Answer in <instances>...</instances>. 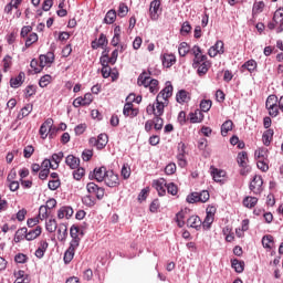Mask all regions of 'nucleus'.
Returning <instances> with one entry per match:
<instances>
[{"label":"nucleus","mask_w":283,"mask_h":283,"mask_svg":"<svg viewBox=\"0 0 283 283\" xmlns=\"http://www.w3.org/2000/svg\"><path fill=\"white\" fill-rule=\"evenodd\" d=\"M137 85H143L144 87H148L150 94H158V80L151 78L147 72H143L139 74L137 80Z\"/></svg>","instance_id":"obj_1"},{"label":"nucleus","mask_w":283,"mask_h":283,"mask_svg":"<svg viewBox=\"0 0 283 283\" xmlns=\"http://www.w3.org/2000/svg\"><path fill=\"white\" fill-rule=\"evenodd\" d=\"M165 107H167V104H165L163 101H156L155 104H149L146 107V113L151 116H163L165 114Z\"/></svg>","instance_id":"obj_2"},{"label":"nucleus","mask_w":283,"mask_h":283,"mask_svg":"<svg viewBox=\"0 0 283 283\" xmlns=\"http://www.w3.org/2000/svg\"><path fill=\"white\" fill-rule=\"evenodd\" d=\"M174 95V86L171 85V82H167L164 90L159 92V94L156 97V101H164L166 105H169V98Z\"/></svg>","instance_id":"obj_3"},{"label":"nucleus","mask_w":283,"mask_h":283,"mask_svg":"<svg viewBox=\"0 0 283 283\" xmlns=\"http://www.w3.org/2000/svg\"><path fill=\"white\" fill-rule=\"evenodd\" d=\"M86 190L87 193H90L91 196H95L97 200H103V198L105 197V188L98 187V185H96L95 182H88L86 185Z\"/></svg>","instance_id":"obj_4"},{"label":"nucleus","mask_w":283,"mask_h":283,"mask_svg":"<svg viewBox=\"0 0 283 283\" xmlns=\"http://www.w3.org/2000/svg\"><path fill=\"white\" fill-rule=\"evenodd\" d=\"M190 52L195 56L192 60V67H198L202 61H207V55L202 54V49H200L199 45H193Z\"/></svg>","instance_id":"obj_5"},{"label":"nucleus","mask_w":283,"mask_h":283,"mask_svg":"<svg viewBox=\"0 0 283 283\" xmlns=\"http://www.w3.org/2000/svg\"><path fill=\"white\" fill-rule=\"evenodd\" d=\"M264 185V181L262 180V176L260 175H255L252 179V181L250 182V191H252L253 193H255V196L262 193L263 188L262 186Z\"/></svg>","instance_id":"obj_6"},{"label":"nucleus","mask_w":283,"mask_h":283,"mask_svg":"<svg viewBox=\"0 0 283 283\" xmlns=\"http://www.w3.org/2000/svg\"><path fill=\"white\" fill-rule=\"evenodd\" d=\"M104 182H105L106 187H111V188L119 187L120 178L118 177V175L113 172V170H108V172L106 174V177L104 179Z\"/></svg>","instance_id":"obj_7"},{"label":"nucleus","mask_w":283,"mask_h":283,"mask_svg":"<svg viewBox=\"0 0 283 283\" xmlns=\"http://www.w3.org/2000/svg\"><path fill=\"white\" fill-rule=\"evenodd\" d=\"M218 54H224V42L222 40H218L214 45H212L209 50H208V55L211 59H216V56H218Z\"/></svg>","instance_id":"obj_8"},{"label":"nucleus","mask_w":283,"mask_h":283,"mask_svg":"<svg viewBox=\"0 0 283 283\" xmlns=\"http://www.w3.org/2000/svg\"><path fill=\"white\" fill-rule=\"evenodd\" d=\"M187 146L185 145V143L180 142L177 146V160H178V165L181 168L187 167V159H185V154H187L186 151Z\"/></svg>","instance_id":"obj_9"},{"label":"nucleus","mask_w":283,"mask_h":283,"mask_svg":"<svg viewBox=\"0 0 283 283\" xmlns=\"http://www.w3.org/2000/svg\"><path fill=\"white\" fill-rule=\"evenodd\" d=\"M108 171L109 170H107L105 166L95 168L93 172L90 174V178H94L97 182H103L105 181Z\"/></svg>","instance_id":"obj_10"},{"label":"nucleus","mask_w":283,"mask_h":283,"mask_svg":"<svg viewBox=\"0 0 283 283\" xmlns=\"http://www.w3.org/2000/svg\"><path fill=\"white\" fill-rule=\"evenodd\" d=\"M52 125H54V120L52 118H48L40 127V136L43 140L48 138L50 132H52Z\"/></svg>","instance_id":"obj_11"},{"label":"nucleus","mask_w":283,"mask_h":283,"mask_svg":"<svg viewBox=\"0 0 283 283\" xmlns=\"http://www.w3.org/2000/svg\"><path fill=\"white\" fill-rule=\"evenodd\" d=\"M94 101V96H92L91 93H86L84 97H76L73 101V107H81L85 105H91L92 102Z\"/></svg>","instance_id":"obj_12"},{"label":"nucleus","mask_w":283,"mask_h":283,"mask_svg":"<svg viewBox=\"0 0 283 283\" xmlns=\"http://www.w3.org/2000/svg\"><path fill=\"white\" fill-rule=\"evenodd\" d=\"M158 12H160V0H153L149 7L151 21H158V18L160 17Z\"/></svg>","instance_id":"obj_13"},{"label":"nucleus","mask_w":283,"mask_h":283,"mask_svg":"<svg viewBox=\"0 0 283 283\" xmlns=\"http://www.w3.org/2000/svg\"><path fill=\"white\" fill-rule=\"evenodd\" d=\"M158 196H165L167 193V180L165 178L157 179L153 182Z\"/></svg>","instance_id":"obj_14"},{"label":"nucleus","mask_w":283,"mask_h":283,"mask_svg":"<svg viewBox=\"0 0 283 283\" xmlns=\"http://www.w3.org/2000/svg\"><path fill=\"white\" fill-rule=\"evenodd\" d=\"M273 21L276 25H279L276 32H283V8H280L274 12Z\"/></svg>","instance_id":"obj_15"},{"label":"nucleus","mask_w":283,"mask_h":283,"mask_svg":"<svg viewBox=\"0 0 283 283\" xmlns=\"http://www.w3.org/2000/svg\"><path fill=\"white\" fill-rule=\"evenodd\" d=\"M76 249H78V245L75 242L70 243L69 249L64 252V263L70 264L74 260Z\"/></svg>","instance_id":"obj_16"},{"label":"nucleus","mask_w":283,"mask_h":283,"mask_svg":"<svg viewBox=\"0 0 283 283\" xmlns=\"http://www.w3.org/2000/svg\"><path fill=\"white\" fill-rule=\"evenodd\" d=\"M78 231H81V229L78 228V226L73 224L70 229V235L72 238L70 244H73V242H75L76 247H80L81 244V238H78Z\"/></svg>","instance_id":"obj_17"},{"label":"nucleus","mask_w":283,"mask_h":283,"mask_svg":"<svg viewBox=\"0 0 283 283\" xmlns=\"http://www.w3.org/2000/svg\"><path fill=\"white\" fill-rule=\"evenodd\" d=\"M72 216H74V210L72 209V207H62L59 209L57 211V218L60 220H63V218L70 219L72 218Z\"/></svg>","instance_id":"obj_18"},{"label":"nucleus","mask_w":283,"mask_h":283,"mask_svg":"<svg viewBox=\"0 0 283 283\" xmlns=\"http://www.w3.org/2000/svg\"><path fill=\"white\" fill-rule=\"evenodd\" d=\"M123 114L124 116H129L130 118H134L138 116V108H134V104L132 103H126L124 105Z\"/></svg>","instance_id":"obj_19"},{"label":"nucleus","mask_w":283,"mask_h":283,"mask_svg":"<svg viewBox=\"0 0 283 283\" xmlns=\"http://www.w3.org/2000/svg\"><path fill=\"white\" fill-rule=\"evenodd\" d=\"M209 67H211V62H209L207 59L205 61H201L200 64H198L197 67H193L197 70L199 76H205L209 72Z\"/></svg>","instance_id":"obj_20"},{"label":"nucleus","mask_w":283,"mask_h":283,"mask_svg":"<svg viewBox=\"0 0 283 283\" xmlns=\"http://www.w3.org/2000/svg\"><path fill=\"white\" fill-rule=\"evenodd\" d=\"M41 233H42L41 226H36L35 229L30 230L29 232L24 233V238H25V240L31 242L32 240H36V238H39V235H41Z\"/></svg>","instance_id":"obj_21"},{"label":"nucleus","mask_w":283,"mask_h":283,"mask_svg":"<svg viewBox=\"0 0 283 283\" xmlns=\"http://www.w3.org/2000/svg\"><path fill=\"white\" fill-rule=\"evenodd\" d=\"M24 78H25V73L20 72L18 76L12 77L10 80L11 87H13L14 90L21 87V85H23Z\"/></svg>","instance_id":"obj_22"},{"label":"nucleus","mask_w":283,"mask_h":283,"mask_svg":"<svg viewBox=\"0 0 283 283\" xmlns=\"http://www.w3.org/2000/svg\"><path fill=\"white\" fill-rule=\"evenodd\" d=\"M187 227H190L191 229H200L202 227V220H200V217L198 216H191L187 220Z\"/></svg>","instance_id":"obj_23"},{"label":"nucleus","mask_w":283,"mask_h":283,"mask_svg":"<svg viewBox=\"0 0 283 283\" xmlns=\"http://www.w3.org/2000/svg\"><path fill=\"white\" fill-rule=\"evenodd\" d=\"M65 164L67 165V167H70V169H78L81 165V159H78L74 155H69L65 159Z\"/></svg>","instance_id":"obj_24"},{"label":"nucleus","mask_w":283,"mask_h":283,"mask_svg":"<svg viewBox=\"0 0 283 283\" xmlns=\"http://www.w3.org/2000/svg\"><path fill=\"white\" fill-rule=\"evenodd\" d=\"M14 283H30V276L23 270L14 272Z\"/></svg>","instance_id":"obj_25"},{"label":"nucleus","mask_w":283,"mask_h":283,"mask_svg":"<svg viewBox=\"0 0 283 283\" xmlns=\"http://www.w3.org/2000/svg\"><path fill=\"white\" fill-rule=\"evenodd\" d=\"M40 63L42 67L52 65L54 63V53L48 52L45 55H40Z\"/></svg>","instance_id":"obj_26"},{"label":"nucleus","mask_w":283,"mask_h":283,"mask_svg":"<svg viewBox=\"0 0 283 283\" xmlns=\"http://www.w3.org/2000/svg\"><path fill=\"white\" fill-rule=\"evenodd\" d=\"M177 103H189L191 101V96L189 95V92L186 90H180L176 95Z\"/></svg>","instance_id":"obj_27"},{"label":"nucleus","mask_w":283,"mask_h":283,"mask_svg":"<svg viewBox=\"0 0 283 283\" xmlns=\"http://www.w3.org/2000/svg\"><path fill=\"white\" fill-rule=\"evenodd\" d=\"M244 70H248L250 74H253L255 70H258V62L255 60H249L241 66V72H244Z\"/></svg>","instance_id":"obj_28"},{"label":"nucleus","mask_w":283,"mask_h":283,"mask_svg":"<svg viewBox=\"0 0 283 283\" xmlns=\"http://www.w3.org/2000/svg\"><path fill=\"white\" fill-rule=\"evenodd\" d=\"M33 108L34 106L32 104H27L25 106H23L18 114V120H23L25 116H30V114H32Z\"/></svg>","instance_id":"obj_29"},{"label":"nucleus","mask_w":283,"mask_h":283,"mask_svg":"<svg viewBox=\"0 0 283 283\" xmlns=\"http://www.w3.org/2000/svg\"><path fill=\"white\" fill-rule=\"evenodd\" d=\"M205 119V114H202V111L197 109L195 113L189 114V120L190 123H202Z\"/></svg>","instance_id":"obj_30"},{"label":"nucleus","mask_w":283,"mask_h":283,"mask_svg":"<svg viewBox=\"0 0 283 283\" xmlns=\"http://www.w3.org/2000/svg\"><path fill=\"white\" fill-rule=\"evenodd\" d=\"M211 176L214 180V182H222V178L227 176V172L224 170H220L218 168H212Z\"/></svg>","instance_id":"obj_31"},{"label":"nucleus","mask_w":283,"mask_h":283,"mask_svg":"<svg viewBox=\"0 0 283 283\" xmlns=\"http://www.w3.org/2000/svg\"><path fill=\"white\" fill-rule=\"evenodd\" d=\"M275 133L273 132V129L269 128L268 130H265L262 135V140H263V145H265V147H269V145H271V143L273 142V135Z\"/></svg>","instance_id":"obj_32"},{"label":"nucleus","mask_w":283,"mask_h":283,"mask_svg":"<svg viewBox=\"0 0 283 283\" xmlns=\"http://www.w3.org/2000/svg\"><path fill=\"white\" fill-rule=\"evenodd\" d=\"M237 163L240 167L247 168V163H249V155L247 151H241L238 154Z\"/></svg>","instance_id":"obj_33"},{"label":"nucleus","mask_w":283,"mask_h":283,"mask_svg":"<svg viewBox=\"0 0 283 283\" xmlns=\"http://www.w3.org/2000/svg\"><path fill=\"white\" fill-rule=\"evenodd\" d=\"M64 154L63 151L53 154L51 157V163H54L53 166H51V169H59V165L61 164V160H63Z\"/></svg>","instance_id":"obj_34"},{"label":"nucleus","mask_w":283,"mask_h":283,"mask_svg":"<svg viewBox=\"0 0 283 283\" xmlns=\"http://www.w3.org/2000/svg\"><path fill=\"white\" fill-rule=\"evenodd\" d=\"M231 266H232V269H234L235 273L244 272V261H240L238 259H232Z\"/></svg>","instance_id":"obj_35"},{"label":"nucleus","mask_w":283,"mask_h":283,"mask_svg":"<svg viewBox=\"0 0 283 283\" xmlns=\"http://www.w3.org/2000/svg\"><path fill=\"white\" fill-rule=\"evenodd\" d=\"M163 65L164 67H171L176 63V55L174 54H164L163 56Z\"/></svg>","instance_id":"obj_36"},{"label":"nucleus","mask_w":283,"mask_h":283,"mask_svg":"<svg viewBox=\"0 0 283 283\" xmlns=\"http://www.w3.org/2000/svg\"><path fill=\"white\" fill-rule=\"evenodd\" d=\"M115 21H116V10L111 9L109 11H107L104 18V23H106L107 25H112V23H114Z\"/></svg>","instance_id":"obj_37"},{"label":"nucleus","mask_w":283,"mask_h":283,"mask_svg":"<svg viewBox=\"0 0 283 283\" xmlns=\"http://www.w3.org/2000/svg\"><path fill=\"white\" fill-rule=\"evenodd\" d=\"M231 129H233V122L228 119L221 125V136H227Z\"/></svg>","instance_id":"obj_38"},{"label":"nucleus","mask_w":283,"mask_h":283,"mask_svg":"<svg viewBox=\"0 0 283 283\" xmlns=\"http://www.w3.org/2000/svg\"><path fill=\"white\" fill-rule=\"evenodd\" d=\"M262 244L264 249H273V235L266 234L262 238Z\"/></svg>","instance_id":"obj_39"},{"label":"nucleus","mask_w":283,"mask_h":283,"mask_svg":"<svg viewBox=\"0 0 283 283\" xmlns=\"http://www.w3.org/2000/svg\"><path fill=\"white\" fill-rule=\"evenodd\" d=\"M59 240H61V242H63V240H66L67 238V224L62 223L59 226Z\"/></svg>","instance_id":"obj_40"},{"label":"nucleus","mask_w":283,"mask_h":283,"mask_svg":"<svg viewBox=\"0 0 283 283\" xmlns=\"http://www.w3.org/2000/svg\"><path fill=\"white\" fill-rule=\"evenodd\" d=\"M243 205L248 209H253V207H255V205H258V198H255V197H245L243 199Z\"/></svg>","instance_id":"obj_41"},{"label":"nucleus","mask_w":283,"mask_h":283,"mask_svg":"<svg viewBox=\"0 0 283 283\" xmlns=\"http://www.w3.org/2000/svg\"><path fill=\"white\" fill-rule=\"evenodd\" d=\"M98 149H105L108 143L107 134H99L97 137Z\"/></svg>","instance_id":"obj_42"},{"label":"nucleus","mask_w":283,"mask_h":283,"mask_svg":"<svg viewBox=\"0 0 283 283\" xmlns=\"http://www.w3.org/2000/svg\"><path fill=\"white\" fill-rule=\"evenodd\" d=\"M179 56H187L189 54L190 49L187 42H181L178 48Z\"/></svg>","instance_id":"obj_43"},{"label":"nucleus","mask_w":283,"mask_h":283,"mask_svg":"<svg viewBox=\"0 0 283 283\" xmlns=\"http://www.w3.org/2000/svg\"><path fill=\"white\" fill-rule=\"evenodd\" d=\"M45 229L46 231H49V233H54V231H56L57 229L56 219H50L49 221H46Z\"/></svg>","instance_id":"obj_44"},{"label":"nucleus","mask_w":283,"mask_h":283,"mask_svg":"<svg viewBox=\"0 0 283 283\" xmlns=\"http://www.w3.org/2000/svg\"><path fill=\"white\" fill-rule=\"evenodd\" d=\"M254 156L259 160H264V158H266L269 156V149H266V148H259V149L255 150Z\"/></svg>","instance_id":"obj_45"},{"label":"nucleus","mask_w":283,"mask_h":283,"mask_svg":"<svg viewBox=\"0 0 283 283\" xmlns=\"http://www.w3.org/2000/svg\"><path fill=\"white\" fill-rule=\"evenodd\" d=\"M30 66L32 67L35 74H40V72H43V66L41 65V62L39 63L36 59H33L31 61Z\"/></svg>","instance_id":"obj_46"},{"label":"nucleus","mask_w":283,"mask_h":283,"mask_svg":"<svg viewBox=\"0 0 283 283\" xmlns=\"http://www.w3.org/2000/svg\"><path fill=\"white\" fill-rule=\"evenodd\" d=\"M39 41V34L36 33H31L27 40H25V48H30L31 45H34Z\"/></svg>","instance_id":"obj_47"},{"label":"nucleus","mask_w":283,"mask_h":283,"mask_svg":"<svg viewBox=\"0 0 283 283\" xmlns=\"http://www.w3.org/2000/svg\"><path fill=\"white\" fill-rule=\"evenodd\" d=\"M127 12H129V8L127 7V4H125V2L119 3L117 15L120 18L127 17Z\"/></svg>","instance_id":"obj_48"},{"label":"nucleus","mask_w":283,"mask_h":283,"mask_svg":"<svg viewBox=\"0 0 283 283\" xmlns=\"http://www.w3.org/2000/svg\"><path fill=\"white\" fill-rule=\"evenodd\" d=\"M213 220H216V217H211L209 214H206V218L203 222H201L203 229L209 230L211 229V224H213Z\"/></svg>","instance_id":"obj_49"},{"label":"nucleus","mask_w":283,"mask_h":283,"mask_svg":"<svg viewBox=\"0 0 283 283\" xmlns=\"http://www.w3.org/2000/svg\"><path fill=\"white\" fill-rule=\"evenodd\" d=\"M187 202L189 205H196V202H200V196L199 192H191L190 195L187 196Z\"/></svg>","instance_id":"obj_50"},{"label":"nucleus","mask_w":283,"mask_h":283,"mask_svg":"<svg viewBox=\"0 0 283 283\" xmlns=\"http://www.w3.org/2000/svg\"><path fill=\"white\" fill-rule=\"evenodd\" d=\"M264 1L254 2L252 12L253 14H260L264 11Z\"/></svg>","instance_id":"obj_51"},{"label":"nucleus","mask_w":283,"mask_h":283,"mask_svg":"<svg viewBox=\"0 0 283 283\" xmlns=\"http://www.w3.org/2000/svg\"><path fill=\"white\" fill-rule=\"evenodd\" d=\"M275 105H277V97L275 95H270L265 102L266 109H270L271 107H273Z\"/></svg>","instance_id":"obj_52"},{"label":"nucleus","mask_w":283,"mask_h":283,"mask_svg":"<svg viewBox=\"0 0 283 283\" xmlns=\"http://www.w3.org/2000/svg\"><path fill=\"white\" fill-rule=\"evenodd\" d=\"M50 83H52V75L46 74L40 78L39 85L40 87H48Z\"/></svg>","instance_id":"obj_53"},{"label":"nucleus","mask_w":283,"mask_h":283,"mask_svg":"<svg viewBox=\"0 0 283 283\" xmlns=\"http://www.w3.org/2000/svg\"><path fill=\"white\" fill-rule=\"evenodd\" d=\"M82 202L86 206V207H94L96 205V199H94V197H92V195H87L82 199Z\"/></svg>","instance_id":"obj_54"},{"label":"nucleus","mask_w":283,"mask_h":283,"mask_svg":"<svg viewBox=\"0 0 283 283\" xmlns=\"http://www.w3.org/2000/svg\"><path fill=\"white\" fill-rule=\"evenodd\" d=\"M164 123L165 122L160 118V116H155L153 120L154 129H156V132H160V129H163Z\"/></svg>","instance_id":"obj_55"},{"label":"nucleus","mask_w":283,"mask_h":283,"mask_svg":"<svg viewBox=\"0 0 283 283\" xmlns=\"http://www.w3.org/2000/svg\"><path fill=\"white\" fill-rule=\"evenodd\" d=\"M25 233H28V228H21L15 232L14 242H19L25 238Z\"/></svg>","instance_id":"obj_56"},{"label":"nucleus","mask_w":283,"mask_h":283,"mask_svg":"<svg viewBox=\"0 0 283 283\" xmlns=\"http://www.w3.org/2000/svg\"><path fill=\"white\" fill-rule=\"evenodd\" d=\"M211 105H212L211 99H202L200 102L201 112H209V109H211Z\"/></svg>","instance_id":"obj_57"},{"label":"nucleus","mask_w":283,"mask_h":283,"mask_svg":"<svg viewBox=\"0 0 283 283\" xmlns=\"http://www.w3.org/2000/svg\"><path fill=\"white\" fill-rule=\"evenodd\" d=\"M167 192L170 193V196H177L178 195V186L176 184L170 182L166 186Z\"/></svg>","instance_id":"obj_58"},{"label":"nucleus","mask_w":283,"mask_h":283,"mask_svg":"<svg viewBox=\"0 0 283 283\" xmlns=\"http://www.w3.org/2000/svg\"><path fill=\"white\" fill-rule=\"evenodd\" d=\"M48 187L51 191H56V189L61 187V180L60 179L50 180L48 184Z\"/></svg>","instance_id":"obj_59"},{"label":"nucleus","mask_w":283,"mask_h":283,"mask_svg":"<svg viewBox=\"0 0 283 283\" xmlns=\"http://www.w3.org/2000/svg\"><path fill=\"white\" fill-rule=\"evenodd\" d=\"M85 176V168L80 167L76 170L73 171V178L74 180H81Z\"/></svg>","instance_id":"obj_60"},{"label":"nucleus","mask_w":283,"mask_h":283,"mask_svg":"<svg viewBox=\"0 0 283 283\" xmlns=\"http://www.w3.org/2000/svg\"><path fill=\"white\" fill-rule=\"evenodd\" d=\"M122 176H123L124 180H127V178H129L132 176V168H129V165L125 164L122 167Z\"/></svg>","instance_id":"obj_61"},{"label":"nucleus","mask_w":283,"mask_h":283,"mask_svg":"<svg viewBox=\"0 0 283 283\" xmlns=\"http://www.w3.org/2000/svg\"><path fill=\"white\" fill-rule=\"evenodd\" d=\"M50 209L45 206H41L40 209H39V218L40 220H46L48 218V211Z\"/></svg>","instance_id":"obj_62"},{"label":"nucleus","mask_w":283,"mask_h":283,"mask_svg":"<svg viewBox=\"0 0 283 283\" xmlns=\"http://www.w3.org/2000/svg\"><path fill=\"white\" fill-rule=\"evenodd\" d=\"M165 174H167V176H174V174H176V164H168L165 168Z\"/></svg>","instance_id":"obj_63"},{"label":"nucleus","mask_w":283,"mask_h":283,"mask_svg":"<svg viewBox=\"0 0 283 283\" xmlns=\"http://www.w3.org/2000/svg\"><path fill=\"white\" fill-rule=\"evenodd\" d=\"M209 198H211V196L209 195V191L202 190L201 192H199L200 202H209Z\"/></svg>","instance_id":"obj_64"}]
</instances>
